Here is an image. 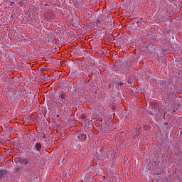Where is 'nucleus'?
<instances>
[{"instance_id": "obj_8", "label": "nucleus", "mask_w": 182, "mask_h": 182, "mask_svg": "<svg viewBox=\"0 0 182 182\" xmlns=\"http://www.w3.org/2000/svg\"><path fill=\"white\" fill-rule=\"evenodd\" d=\"M21 164H23V166H26V164H28V159H21Z\"/></svg>"}, {"instance_id": "obj_12", "label": "nucleus", "mask_w": 182, "mask_h": 182, "mask_svg": "<svg viewBox=\"0 0 182 182\" xmlns=\"http://www.w3.org/2000/svg\"><path fill=\"white\" fill-rule=\"evenodd\" d=\"M43 70H45V68H42L41 69V72H43Z\"/></svg>"}, {"instance_id": "obj_5", "label": "nucleus", "mask_w": 182, "mask_h": 182, "mask_svg": "<svg viewBox=\"0 0 182 182\" xmlns=\"http://www.w3.org/2000/svg\"><path fill=\"white\" fill-rule=\"evenodd\" d=\"M78 139H81L82 141H85L87 139V136L85 134H80Z\"/></svg>"}, {"instance_id": "obj_6", "label": "nucleus", "mask_w": 182, "mask_h": 182, "mask_svg": "<svg viewBox=\"0 0 182 182\" xmlns=\"http://www.w3.org/2000/svg\"><path fill=\"white\" fill-rule=\"evenodd\" d=\"M35 149L37 151H41V150H42V144H41V143L36 144Z\"/></svg>"}, {"instance_id": "obj_10", "label": "nucleus", "mask_w": 182, "mask_h": 182, "mask_svg": "<svg viewBox=\"0 0 182 182\" xmlns=\"http://www.w3.org/2000/svg\"><path fill=\"white\" fill-rule=\"evenodd\" d=\"M117 85L119 86H124V83H123L122 82H117Z\"/></svg>"}, {"instance_id": "obj_1", "label": "nucleus", "mask_w": 182, "mask_h": 182, "mask_svg": "<svg viewBox=\"0 0 182 182\" xmlns=\"http://www.w3.org/2000/svg\"><path fill=\"white\" fill-rule=\"evenodd\" d=\"M140 132H141V128H136L135 129V132L133 133V136L134 139H137L140 134Z\"/></svg>"}, {"instance_id": "obj_7", "label": "nucleus", "mask_w": 182, "mask_h": 182, "mask_svg": "<svg viewBox=\"0 0 182 182\" xmlns=\"http://www.w3.org/2000/svg\"><path fill=\"white\" fill-rule=\"evenodd\" d=\"M30 160L31 161H33L34 163H36V156H35V153H31Z\"/></svg>"}, {"instance_id": "obj_9", "label": "nucleus", "mask_w": 182, "mask_h": 182, "mask_svg": "<svg viewBox=\"0 0 182 182\" xmlns=\"http://www.w3.org/2000/svg\"><path fill=\"white\" fill-rule=\"evenodd\" d=\"M95 23L97 26H100V20H96Z\"/></svg>"}, {"instance_id": "obj_2", "label": "nucleus", "mask_w": 182, "mask_h": 182, "mask_svg": "<svg viewBox=\"0 0 182 182\" xmlns=\"http://www.w3.org/2000/svg\"><path fill=\"white\" fill-rule=\"evenodd\" d=\"M60 100L57 102V103H60V102H65L66 100V95L63 93L59 95Z\"/></svg>"}, {"instance_id": "obj_3", "label": "nucleus", "mask_w": 182, "mask_h": 182, "mask_svg": "<svg viewBox=\"0 0 182 182\" xmlns=\"http://www.w3.org/2000/svg\"><path fill=\"white\" fill-rule=\"evenodd\" d=\"M6 176H8V171L6 170L0 171V178H3V177H6Z\"/></svg>"}, {"instance_id": "obj_11", "label": "nucleus", "mask_w": 182, "mask_h": 182, "mask_svg": "<svg viewBox=\"0 0 182 182\" xmlns=\"http://www.w3.org/2000/svg\"><path fill=\"white\" fill-rule=\"evenodd\" d=\"M81 119H86V116L82 115V116H81Z\"/></svg>"}, {"instance_id": "obj_4", "label": "nucleus", "mask_w": 182, "mask_h": 182, "mask_svg": "<svg viewBox=\"0 0 182 182\" xmlns=\"http://www.w3.org/2000/svg\"><path fill=\"white\" fill-rule=\"evenodd\" d=\"M78 70L79 72H83V70H86V66H85V64L80 63L78 66Z\"/></svg>"}]
</instances>
